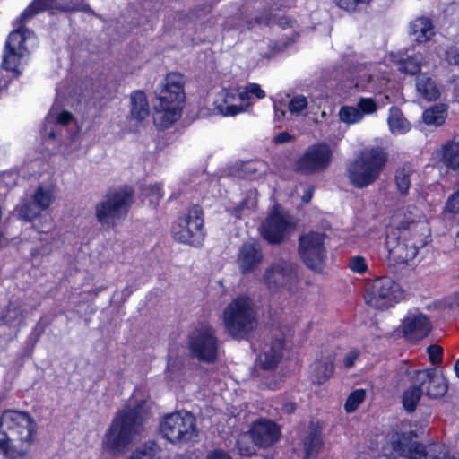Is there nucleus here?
Segmentation results:
<instances>
[{
    "instance_id": "1",
    "label": "nucleus",
    "mask_w": 459,
    "mask_h": 459,
    "mask_svg": "<svg viewBox=\"0 0 459 459\" xmlns=\"http://www.w3.org/2000/svg\"><path fill=\"white\" fill-rule=\"evenodd\" d=\"M152 406L149 397L134 392L114 416L102 439L103 449L111 454H124L134 437L145 429Z\"/></svg>"
},
{
    "instance_id": "2",
    "label": "nucleus",
    "mask_w": 459,
    "mask_h": 459,
    "mask_svg": "<svg viewBox=\"0 0 459 459\" xmlns=\"http://www.w3.org/2000/svg\"><path fill=\"white\" fill-rule=\"evenodd\" d=\"M34 0L21 14V24L10 32L4 46L2 66L4 69L19 72L22 60L30 50L37 46L35 34L23 27L22 22L33 17L37 13L44 10H60L65 12L85 11L83 0Z\"/></svg>"
},
{
    "instance_id": "3",
    "label": "nucleus",
    "mask_w": 459,
    "mask_h": 459,
    "mask_svg": "<svg viewBox=\"0 0 459 459\" xmlns=\"http://www.w3.org/2000/svg\"><path fill=\"white\" fill-rule=\"evenodd\" d=\"M36 423L24 411L7 410L0 417V453L5 459L26 456L34 441Z\"/></svg>"
},
{
    "instance_id": "4",
    "label": "nucleus",
    "mask_w": 459,
    "mask_h": 459,
    "mask_svg": "<svg viewBox=\"0 0 459 459\" xmlns=\"http://www.w3.org/2000/svg\"><path fill=\"white\" fill-rule=\"evenodd\" d=\"M184 77L178 73L169 74L157 92L154 106V124L168 128L179 119L185 101Z\"/></svg>"
},
{
    "instance_id": "5",
    "label": "nucleus",
    "mask_w": 459,
    "mask_h": 459,
    "mask_svg": "<svg viewBox=\"0 0 459 459\" xmlns=\"http://www.w3.org/2000/svg\"><path fill=\"white\" fill-rule=\"evenodd\" d=\"M419 232L411 235L410 230L396 232L390 231L386 236L385 247L388 251V259L397 264H409L418 255L419 249L427 244L429 227L425 222L415 224Z\"/></svg>"
},
{
    "instance_id": "6",
    "label": "nucleus",
    "mask_w": 459,
    "mask_h": 459,
    "mask_svg": "<svg viewBox=\"0 0 459 459\" xmlns=\"http://www.w3.org/2000/svg\"><path fill=\"white\" fill-rule=\"evenodd\" d=\"M386 161L387 155L383 149H364L347 164V178L354 187H367L379 178Z\"/></svg>"
},
{
    "instance_id": "7",
    "label": "nucleus",
    "mask_w": 459,
    "mask_h": 459,
    "mask_svg": "<svg viewBox=\"0 0 459 459\" xmlns=\"http://www.w3.org/2000/svg\"><path fill=\"white\" fill-rule=\"evenodd\" d=\"M222 320L226 330L233 337L247 335L256 323V311L252 299L247 296L233 299L224 308Z\"/></svg>"
},
{
    "instance_id": "8",
    "label": "nucleus",
    "mask_w": 459,
    "mask_h": 459,
    "mask_svg": "<svg viewBox=\"0 0 459 459\" xmlns=\"http://www.w3.org/2000/svg\"><path fill=\"white\" fill-rule=\"evenodd\" d=\"M161 436L172 444H186L198 437L195 417L187 411L166 414L160 422Z\"/></svg>"
},
{
    "instance_id": "9",
    "label": "nucleus",
    "mask_w": 459,
    "mask_h": 459,
    "mask_svg": "<svg viewBox=\"0 0 459 459\" xmlns=\"http://www.w3.org/2000/svg\"><path fill=\"white\" fill-rule=\"evenodd\" d=\"M261 281L272 293L291 294L299 283L296 265L287 260H277L264 270Z\"/></svg>"
},
{
    "instance_id": "10",
    "label": "nucleus",
    "mask_w": 459,
    "mask_h": 459,
    "mask_svg": "<svg viewBox=\"0 0 459 459\" xmlns=\"http://www.w3.org/2000/svg\"><path fill=\"white\" fill-rule=\"evenodd\" d=\"M132 204V191L126 188L111 190L96 205V217L102 224H116L126 218Z\"/></svg>"
},
{
    "instance_id": "11",
    "label": "nucleus",
    "mask_w": 459,
    "mask_h": 459,
    "mask_svg": "<svg viewBox=\"0 0 459 459\" xmlns=\"http://www.w3.org/2000/svg\"><path fill=\"white\" fill-rule=\"evenodd\" d=\"M188 348L192 357L213 363L219 355V340L214 328L207 324L197 326L188 337Z\"/></svg>"
},
{
    "instance_id": "12",
    "label": "nucleus",
    "mask_w": 459,
    "mask_h": 459,
    "mask_svg": "<svg viewBox=\"0 0 459 459\" xmlns=\"http://www.w3.org/2000/svg\"><path fill=\"white\" fill-rule=\"evenodd\" d=\"M428 445L413 441L410 433L391 431L383 443V455L388 459H420Z\"/></svg>"
},
{
    "instance_id": "13",
    "label": "nucleus",
    "mask_w": 459,
    "mask_h": 459,
    "mask_svg": "<svg viewBox=\"0 0 459 459\" xmlns=\"http://www.w3.org/2000/svg\"><path fill=\"white\" fill-rule=\"evenodd\" d=\"M172 234L175 240L180 243L201 246L204 238L201 208L197 205L191 207L173 226Z\"/></svg>"
},
{
    "instance_id": "14",
    "label": "nucleus",
    "mask_w": 459,
    "mask_h": 459,
    "mask_svg": "<svg viewBox=\"0 0 459 459\" xmlns=\"http://www.w3.org/2000/svg\"><path fill=\"white\" fill-rule=\"evenodd\" d=\"M402 298L400 286L388 277L377 278L365 294L366 303L379 310L388 309Z\"/></svg>"
},
{
    "instance_id": "15",
    "label": "nucleus",
    "mask_w": 459,
    "mask_h": 459,
    "mask_svg": "<svg viewBox=\"0 0 459 459\" xmlns=\"http://www.w3.org/2000/svg\"><path fill=\"white\" fill-rule=\"evenodd\" d=\"M294 218L279 206L273 207L261 227V234L269 243L278 244L295 230Z\"/></svg>"
},
{
    "instance_id": "16",
    "label": "nucleus",
    "mask_w": 459,
    "mask_h": 459,
    "mask_svg": "<svg viewBox=\"0 0 459 459\" xmlns=\"http://www.w3.org/2000/svg\"><path fill=\"white\" fill-rule=\"evenodd\" d=\"M333 152L325 143L309 146L296 162V169L305 175L325 170L331 164Z\"/></svg>"
},
{
    "instance_id": "17",
    "label": "nucleus",
    "mask_w": 459,
    "mask_h": 459,
    "mask_svg": "<svg viewBox=\"0 0 459 459\" xmlns=\"http://www.w3.org/2000/svg\"><path fill=\"white\" fill-rule=\"evenodd\" d=\"M385 65H359L354 67L356 73L354 85L360 91L373 93H381L388 83V77L384 68Z\"/></svg>"
},
{
    "instance_id": "18",
    "label": "nucleus",
    "mask_w": 459,
    "mask_h": 459,
    "mask_svg": "<svg viewBox=\"0 0 459 459\" xmlns=\"http://www.w3.org/2000/svg\"><path fill=\"white\" fill-rule=\"evenodd\" d=\"M325 234L320 232H309L299 238V253L312 270L322 268L325 255Z\"/></svg>"
},
{
    "instance_id": "19",
    "label": "nucleus",
    "mask_w": 459,
    "mask_h": 459,
    "mask_svg": "<svg viewBox=\"0 0 459 459\" xmlns=\"http://www.w3.org/2000/svg\"><path fill=\"white\" fill-rule=\"evenodd\" d=\"M213 105L215 110L224 117H234L248 109L240 86L223 88L217 93Z\"/></svg>"
},
{
    "instance_id": "20",
    "label": "nucleus",
    "mask_w": 459,
    "mask_h": 459,
    "mask_svg": "<svg viewBox=\"0 0 459 459\" xmlns=\"http://www.w3.org/2000/svg\"><path fill=\"white\" fill-rule=\"evenodd\" d=\"M248 433L255 446L267 448L280 439L281 429L271 420L258 419L252 423Z\"/></svg>"
},
{
    "instance_id": "21",
    "label": "nucleus",
    "mask_w": 459,
    "mask_h": 459,
    "mask_svg": "<svg viewBox=\"0 0 459 459\" xmlns=\"http://www.w3.org/2000/svg\"><path fill=\"white\" fill-rule=\"evenodd\" d=\"M431 328L430 320L422 313H409L402 323L403 334L410 342H417L425 338L430 333Z\"/></svg>"
},
{
    "instance_id": "22",
    "label": "nucleus",
    "mask_w": 459,
    "mask_h": 459,
    "mask_svg": "<svg viewBox=\"0 0 459 459\" xmlns=\"http://www.w3.org/2000/svg\"><path fill=\"white\" fill-rule=\"evenodd\" d=\"M377 110V102L372 98H359L357 105L342 106L338 113L340 121L347 125L361 122L367 115H372Z\"/></svg>"
},
{
    "instance_id": "23",
    "label": "nucleus",
    "mask_w": 459,
    "mask_h": 459,
    "mask_svg": "<svg viewBox=\"0 0 459 459\" xmlns=\"http://www.w3.org/2000/svg\"><path fill=\"white\" fill-rule=\"evenodd\" d=\"M415 383L419 384L423 393L431 398L441 397L447 391L445 378L442 376L437 375L433 368L416 370Z\"/></svg>"
},
{
    "instance_id": "24",
    "label": "nucleus",
    "mask_w": 459,
    "mask_h": 459,
    "mask_svg": "<svg viewBox=\"0 0 459 459\" xmlns=\"http://www.w3.org/2000/svg\"><path fill=\"white\" fill-rule=\"evenodd\" d=\"M264 255L259 246L253 242L245 243L239 248L237 264L241 273L254 272L260 266Z\"/></svg>"
},
{
    "instance_id": "25",
    "label": "nucleus",
    "mask_w": 459,
    "mask_h": 459,
    "mask_svg": "<svg viewBox=\"0 0 459 459\" xmlns=\"http://www.w3.org/2000/svg\"><path fill=\"white\" fill-rule=\"evenodd\" d=\"M427 222L422 220L420 212L416 207H408L398 210L393 216V223L396 226V232L410 230L411 235H417L419 232L415 224Z\"/></svg>"
},
{
    "instance_id": "26",
    "label": "nucleus",
    "mask_w": 459,
    "mask_h": 459,
    "mask_svg": "<svg viewBox=\"0 0 459 459\" xmlns=\"http://www.w3.org/2000/svg\"><path fill=\"white\" fill-rule=\"evenodd\" d=\"M283 349V340L277 338L264 344L257 358L260 367L264 369H273L279 363Z\"/></svg>"
},
{
    "instance_id": "27",
    "label": "nucleus",
    "mask_w": 459,
    "mask_h": 459,
    "mask_svg": "<svg viewBox=\"0 0 459 459\" xmlns=\"http://www.w3.org/2000/svg\"><path fill=\"white\" fill-rule=\"evenodd\" d=\"M131 109L130 117L137 122H142L149 117L150 108L146 95L142 91H135L130 95Z\"/></svg>"
},
{
    "instance_id": "28",
    "label": "nucleus",
    "mask_w": 459,
    "mask_h": 459,
    "mask_svg": "<svg viewBox=\"0 0 459 459\" xmlns=\"http://www.w3.org/2000/svg\"><path fill=\"white\" fill-rule=\"evenodd\" d=\"M333 369V359L331 356L316 359L310 367L311 379L314 383L321 385L331 377Z\"/></svg>"
},
{
    "instance_id": "29",
    "label": "nucleus",
    "mask_w": 459,
    "mask_h": 459,
    "mask_svg": "<svg viewBox=\"0 0 459 459\" xmlns=\"http://www.w3.org/2000/svg\"><path fill=\"white\" fill-rule=\"evenodd\" d=\"M410 33L420 43L428 41L434 35L433 25L428 18H417L411 23Z\"/></svg>"
},
{
    "instance_id": "30",
    "label": "nucleus",
    "mask_w": 459,
    "mask_h": 459,
    "mask_svg": "<svg viewBox=\"0 0 459 459\" xmlns=\"http://www.w3.org/2000/svg\"><path fill=\"white\" fill-rule=\"evenodd\" d=\"M162 454L157 443L149 441L134 450L126 459H162Z\"/></svg>"
},
{
    "instance_id": "31",
    "label": "nucleus",
    "mask_w": 459,
    "mask_h": 459,
    "mask_svg": "<svg viewBox=\"0 0 459 459\" xmlns=\"http://www.w3.org/2000/svg\"><path fill=\"white\" fill-rule=\"evenodd\" d=\"M416 89L418 93L429 101L436 100L439 96L435 82L427 74H420L417 77Z\"/></svg>"
},
{
    "instance_id": "32",
    "label": "nucleus",
    "mask_w": 459,
    "mask_h": 459,
    "mask_svg": "<svg viewBox=\"0 0 459 459\" xmlns=\"http://www.w3.org/2000/svg\"><path fill=\"white\" fill-rule=\"evenodd\" d=\"M389 129L394 134H403L410 131L411 125L403 117L400 109L391 108L388 117Z\"/></svg>"
},
{
    "instance_id": "33",
    "label": "nucleus",
    "mask_w": 459,
    "mask_h": 459,
    "mask_svg": "<svg viewBox=\"0 0 459 459\" xmlns=\"http://www.w3.org/2000/svg\"><path fill=\"white\" fill-rule=\"evenodd\" d=\"M441 160L452 169H459V143H448L439 151Z\"/></svg>"
},
{
    "instance_id": "34",
    "label": "nucleus",
    "mask_w": 459,
    "mask_h": 459,
    "mask_svg": "<svg viewBox=\"0 0 459 459\" xmlns=\"http://www.w3.org/2000/svg\"><path fill=\"white\" fill-rule=\"evenodd\" d=\"M446 116V107L439 104L427 108L422 114V119L429 126H439L445 122Z\"/></svg>"
},
{
    "instance_id": "35",
    "label": "nucleus",
    "mask_w": 459,
    "mask_h": 459,
    "mask_svg": "<svg viewBox=\"0 0 459 459\" xmlns=\"http://www.w3.org/2000/svg\"><path fill=\"white\" fill-rule=\"evenodd\" d=\"M423 390L419 384L415 383V374L412 376V385L406 389L403 394V404L404 409L411 412L415 410Z\"/></svg>"
},
{
    "instance_id": "36",
    "label": "nucleus",
    "mask_w": 459,
    "mask_h": 459,
    "mask_svg": "<svg viewBox=\"0 0 459 459\" xmlns=\"http://www.w3.org/2000/svg\"><path fill=\"white\" fill-rule=\"evenodd\" d=\"M420 459H457L451 455L448 447L444 444L433 443L425 447V453Z\"/></svg>"
},
{
    "instance_id": "37",
    "label": "nucleus",
    "mask_w": 459,
    "mask_h": 459,
    "mask_svg": "<svg viewBox=\"0 0 459 459\" xmlns=\"http://www.w3.org/2000/svg\"><path fill=\"white\" fill-rule=\"evenodd\" d=\"M23 319V314L20 304L13 302L3 311L1 320L8 325H18Z\"/></svg>"
},
{
    "instance_id": "38",
    "label": "nucleus",
    "mask_w": 459,
    "mask_h": 459,
    "mask_svg": "<svg viewBox=\"0 0 459 459\" xmlns=\"http://www.w3.org/2000/svg\"><path fill=\"white\" fill-rule=\"evenodd\" d=\"M42 211L47 210L54 201L53 189L39 186L31 199Z\"/></svg>"
},
{
    "instance_id": "39",
    "label": "nucleus",
    "mask_w": 459,
    "mask_h": 459,
    "mask_svg": "<svg viewBox=\"0 0 459 459\" xmlns=\"http://www.w3.org/2000/svg\"><path fill=\"white\" fill-rule=\"evenodd\" d=\"M42 210L32 201H28L17 207L19 219L32 221L40 216Z\"/></svg>"
},
{
    "instance_id": "40",
    "label": "nucleus",
    "mask_w": 459,
    "mask_h": 459,
    "mask_svg": "<svg viewBox=\"0 0 459 459\" xmlns=\"http://www.w3.org/2000/svg\"><path fill=\"white\" fill-rule=\"evenodd\" d=\"M240 89L242 95L244 97V100L246 104H247V108H249L252 106V98L262 100L264 99L266 96L265 91L261 88V86L258 83H248L246 86H240Z\"/></svg>"
},
{
    "instance_id": "41",
    "label": "nucleus",
    "mask_w": 459,
    "mask_h": 459,
    "mask_svg": "<svg viewBox=\"0 0 459 459\" xmlns=\"http://www.w3.org/2000/svg\"><path fill=\"white\" fill-rule=\"evenodd\" d=\"M322 440L316 432H310L304 441V459L314 457L319 451Z\"/></svg>"
},
{
    "instance_id": "42",
    "label": "nucleus",
    "mask_w": 459,
    "mask_h": 459,
    "mask_svg": "<svg viewBox=\"0 0 459 459\" xmlns=\"http://www.w3.org/2000/svg\"><path fill=\"white\" fill-rule=\"evenodd\" d=\"M390 61L396 65L399 71L405 74H415L420 70V65L414 58L395 60L394 56L390 55Z\"/></svg>"
},
{
    "instance_id": "43",
    "label": "nucleus",
    "mask_w": 459,
    "mask_h": 459,
    "mask_svg": "<svg viewBox=\"0 0 459 459\" xmlns=\"http://www.w3.org/2000/svg\"><path fill=\"white\" fill-rule=\"evenodd\" d=\"M366 398V392L363 389H357L353 391L347 398L344 403V410L346 412L351 413L355 411L359 404H361Z\"/></svg>"
},
{
    "instance_id": "44",
    "label": "nucleus",
    "mask_w": 459,
    "mask_h": 459,
    "mask_svg": "<svg viewBox=\"0 0 459 459\" xmlns=\"http://www.w3.org/2000/svg\"><path fill=\"white\" fill-rule=\"evenodd\" d=\"M411 174V169H405V168H402V169H398L396 172V175H395L396 186H397V189L399 190V192L403 195L407 194V192L409 190V187L411 185V180H410Z\"/></svg>"
},
{
    "instance_id": "45",
    "label": "nucleus",
    "mask_w": 459,
    "mask_h": 459,
    "mask_svg": "<svg viewBox=\"0 0 459 459\" xmlns=\"http://www.w3.org/2000/svg\"><path fill=\"white\" fill-rule=\"evenodd\" d=\"M307 99L303 95H295L289 101L288 108L292 115H300L307 108Z\"/></svg>"
},
{
    "instance_id": "46",
    "label": "nucleus",
    "mask_w": 459,
    "mask_h": 459,
    "mask_svg": "<svg viewBox=\"0 0 459 459\" xmlns=\"http://www.w3.org/2000/svg\"><path fill=\"white\" fill-rule=\"evenodd\" d=\"M372 0H334L335 4L342 9L353 13L368 5Z\"/></svg>"
},
{
    "instance_id": "47",
    "label": "nucleus",
    "mask_w": 459,
    "mask_h": 459,
    "mask_svg": "<svg viewBox=\"0 0 459 459\" xmlns=\"http://www.w3.org/2000/svg\"><path fill=\"white\" fill-rule=\"evenodd\" d=\"M349 267L352 272L359 274L364 273L368 269L366 261L361 256L351 257L349 262Z\"/></svg>"
},
{
    "instance_id": "48",
    "label": "nucleus",
    "mask_w": 459,
    "mask_h": 459,
    "mask_svg": "<svg viewBox=\"0 0 459 459\" xmlns=\"http://www.w3.org/2000/svg\"><path fill=\"white\" fill-rule=\"evenodd\" d=\"M427 351L432 364L436 365L442 361L443 349L441 346L432 344L428 348Z\"/></svg>"
},
{
    "instance_id": "49",
    "label": "nucleus",
    "mask_w": 459,
    "mask_h": 459,
    "mask_svg": "<svg viewBox=\"0 0 459 459\" xmlns=\"http://www.w3.org/2000/svg\"><path fill=\"white\" fill-rule=\"evenodd\" d=\"M445 209L448 212L459 213V190L449 196Z\"/></svg>"
},
{
    "instance_id": "50",
    "label": "nucleus",
    "mask_w": 459,
    "mask_h": 459,
    "mask_svg": "<svg viewBox=\"0 0 459 459\" xmlns=\"http://www.w3.org/2000/svg\"><path fill=\"white\" fill-rule=\"evenodd\" d=\"M149 195H151L150 202L152 204L157 203L163 196V192L160 185L151 186L149 188Z\"/></svg>"
},
{
    "instance_id": "51",
    "label": "nucleus",
    "mask_w": 459,
    "mask_h": 459,
    "mask_svg": "<svg viewBox=\"0 0 459 459\" xmlns=\"http://www.w3.org/2000/svg\"><path fill=\"white\" fill-rule=\"evenodd\" d=\"M359 358V351H349L344 358V365L346 368H351L354 366L355 361Z\"/></svg>"
},
{
    "instance_id": "52",
    "label": "nucleus",
    "mask_w": 459,
    "mask_h": 459,
    "mask_svg": "<svg viewBox=\"0 0 459 459\" xmlns=\"http://www.w3.org/2000/svg\"><path fill=\"white\" fill-rule=\"evenodd\" d=\"M206 459H231L230 456L222 450H213L207 454Z\"/></svg>"
},
{
    "instance_id": "53",
    "label": "nucleus",
    "mask_w": 459,
    "mask_h": 459,
    "mask_svg": "<svg viewBox=\"0 0 459 459\" xmlns=\"http://www.w3.org/2000/svg\"><path fill=\"white\" fill-rule=\"evenodd\" d=\"M262 167L261 163H247L244 167V171L249 174V178H253V174H255Z\"/></svg>"
},
{
    "instance_id": "54",
    "label": "nucleus",
    "mask_w": 459,
    "mask_h": 459,
    "mask_svg": "<svg viewBox=\"0 0 459 459\" xmlns=\"http://www.w3.org/2000/svg\"><path fill=\"white\" fill-rule=\"evenodd\" d=\"M73 118V116L68 111H62L57 116L56 121L60 125H67Z\"/></svg>"
},
{
    "instance_id": "55",
    "label": "nucleus",
    "mask_w": 459,
    "mask_h": 459,
    "mask_svg": "<svg viewBox=\"0 0 459 459\" xmlns=\"http://www.w3.org/2000/svg\"><path fill=\"white\" fill-rule=\"evenodd\" d=\"M271 22V16L269 13H265L264 14H261L259 16L255 17V24L256 25H267Z\"/></svg>"
},
{
    "instance_id": "56",
    "label": "nucleus",
    "mask_w": 459,
    "mask_h": 459,
    "mask_svg": "<svg viewBox=\"0 0 459 459\" xmlns=\"http://www.w3.org/2000/svg\"><path fill=\"white\" fill-rule=\"evenodd\" d=\"M273 109H274V119L277 121H281L285 115L286 111L279 107L278 104H273Z\"/></svg>"
},
{
    "instance_id": "57",
    "label": "nucleus",
    "mask_w": 459,
    "mask_h": 459,
    "mask_svg": "<svg viewBox=\"0 0 459 459\" xmlns=\"http://www.w3.org/2000/svg\"><path fill=\"white\" fill-rule=\"evenodd\" d=\"M446 59L450 64H459V53L451 49L446 53Z\"/></svg>"
},
{
    "instance_id": "58",
    "label": "nucleus",
    "mask_w": 459,
    "mask_h": 459,
    "mask_svg": "<svg viewBox=\"0 0 459 459\" xmlns=\"http://www.w3.org/2000/svg\"><path fill=\"white\" fill-rule=\"evenodd\" d=\"M290 140H291V136L287 132L280 133L275 137V142L279 143H288Z\"/></svg>"
},
{
    "instance_id": "59",
    "label": "nucleus",
    "mask_w": 459,
    "mask_h": 459,
    "mask_svg": "<svg viewBox=\"0 0 459 459\" xmlns=\"http://www.w3.org/2000/svg\"><path fill=\"white\" fill-rule=\"evenodd\" d=\"M238 449H239V452L241 455H249L253 454V451L251 448H248V447L245 448L241 446L240 440L238 442Z\"/></svg>"
},
{
    "instance_id": "60",
    "label": "nucleus",
    "mask_w": 459,
    "mask_h": 459,
    "mask_svg": "<svg viewBox=\"0 0 459 459\" xmlns=\"http://www.w3.org/2000/svg\"><path fill=\"white\" fill-rule=\"evenodd\" d=\"M295 409H296V405H295V403H293L291 402H289V403H286L283 404V410L288 413L294 411Z\"/></svg>"
},
{
    "instance_id": "61",
    "label": "nucleus",
    "mask_w": 459,
    "mask_h": 459,
    "mask_svg": "<svg viewBox=\"0 0 459 459\" xmlns=\"http://www.w3.org/2000/svg\"><path fill=\"white\" fill-rule=\"evenodd\" d=\"M253 26H254L253 22H245L244 23L239 24L238 26V29L240 30L241 31H243L245 30H249L251 28H253Z\"/></svg>"
},
{
    "instance_id": "62",
    "label": "nucleus",
    "mask_w": 459,
    "mask_h": 459,
    "mask_svg": "<svg viewBox=\"0 0 459 459\" xmlns=\"http://www.w3.org/2000/svg\"><path fill=\"white\" fill-rule=\"evenodd\" d=\"M312 194H313V190H312V189H307V190L304 193V195H303V196H302V200H303V202H304V203H308V202L311 200V198H312Z\"/></svg>"
},
{
    "instance_id": "63",
    "label": "nucleus",
    "mask_w": 459,
    "mask_h": 459,
    "mask_svg": "<svg viewBox=\"0 0 459 459\" xmlns=\"http://www.w3.org/2000/svg\"><path fill=\"white\" fill-rule=\"evenodd\" d=\"M454 370L455 372L456 377L459 378V359L455 361L454 365Z\"/></svg>"
},
{
    "instance_id": "64",
    "label": "nucleus",
    "mask_w": 459,
    "mask_h": 459,
    "mask_svg": "<svg viewBox=\"0 0 459 459\" xmlns=\"http://www.w3.org/2000/svg\"><path fill=\"white\" fill-rule=\"evenodd\" d=\"M247 203H248V201H244L242 203L240 208L236 211V214H237L238 217H239V215L238 214L239 212V211H242L244 209V206L247 205Z\"/></svg>"
}]
</instances>
